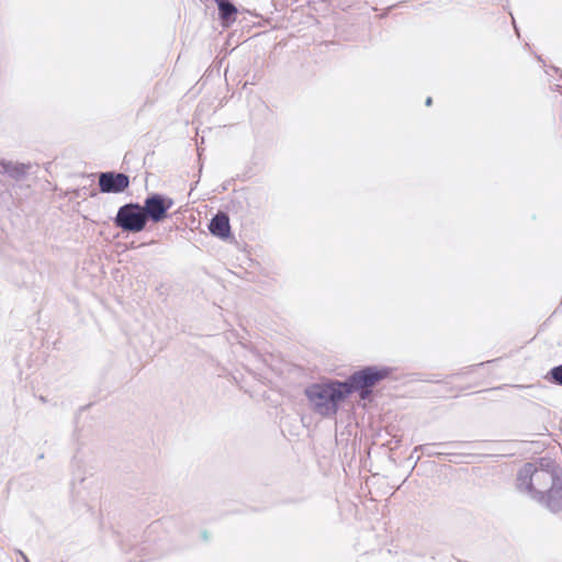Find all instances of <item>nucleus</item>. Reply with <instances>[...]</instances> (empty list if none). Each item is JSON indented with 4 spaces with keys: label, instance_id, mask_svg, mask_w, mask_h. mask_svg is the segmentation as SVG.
Listing matches in <instances>:
<instances>
[{
    "label": "nucleus",
    "instance_id": "1",
    "mask_svg": "<svg viewBox=\"0 0 562 562\" xmlns=\"http://www.w3.org/2000/svg\"><path fill=\"white\" fill-rule=\"evenodd\" d=\"M562 469L551 459L539 464L526 463L519 469L516 488L552 514L562 512Z\"/></svg>",
    "mask_w": 562,
    "mask_h": 562
},
{
    "label": "nucleus",
    "instance_id": "2",
    "mask_svg": "<svg viewBox=\"0 0 562 562\" xmlns=\"http://www.w3.org/2000/svg\"><path fill=\"white\" fill-rule=\"evenodd\" d=\"M340 380L329 379L325 382L312 383L304 390L310 406L314 413L324 418L335 417L339 411L340 403L346 400Z\"/></svg>",
    "mask_w": 562,
    "mask_h": 562
},
{
    "label": "nucleus",
    "instance_id": "3",
    "mask_svg": "<svg viewBox=\"0 0 562 562\" xmlns=\"http://www.w3.org/2000/svg\"><path fill=\"white\" fill-rule=\"evenodd\" d=\"M393 372L390 367L367 366L351 373L346 380L340 381L346 398L352 393H358L363 401L371 400L373 387L387 379Z\"/></svg>",
    "mask_w": 562,
    "mask_h": 562
},
{
    "label": "nucleus",
    "instance_id": "4",
    "mask_svg": "<svg viewBox=\"0 0 562 562\" xmlns=\"http://www.w3.org/2000/svg\"><path fill=\"white\" fill-rule=\"evenodd\" d=\"M113 222L117 228L126 233H139L147 225L143 207L136 202L120 206Z\"/></svg>",
    "mask_w": 562,
    "mask_h": 562
},
{
    "label": "nucleus",
    "instance_id": "5",
    "mask_svg": "<svg viewBox=\"0 0 562 562\" xmlns=\"http://www.w3.org/2000/svg\"><path fill=\"white\" fill-rule=\"evenodd\" d=\"M172 205L171 198L161 193H150L145 198L142 207L147 222L159 223L168 216V211Z\"/></svg>",
    "mask_w": 562,
    "mask_h": 562
},
{
    "label": "nucleus",
    "instance_id": "6",
    "mask_svg": "<svg viewBox=\"0 0 562 562\" xmlns=\"http://www.w3.org/2000/svg\"><path fill=\"white\" fill-rule=\"evenodd\" d=\"M98 186L102 193H122L130 187V177L116 171L100 172Z\"/></svg>",
    "mask_w": 562,
    "mask_h": 562
},
{
    "label": "nucleus",
    "instance_id": "7",
    "mask_svg": "<svg viewBox=\"0 0 562 562\" xmlns=\"http://www.w3.org/2000/svg\"><path fill=\"white\" fill-rule=\"evenodd\" d=\"M210 233L221 239H226L231 236L229 216L225 212H217L209 224Z\"/></svg>",
    "mask_w": 562,
    "mask_h": 562
},
{
    "label": "nucleus",
    "instance_id": "8",
    "mask_svg": "<svg viewBox=\"0 0 562 562\" xmlns=\"http://www.w3.org/2000/svg\"><path fill=\"white\" fill-rule=\"evenodd\" d=\"M1 173L7 175L15 181L23 180L29 173L32 165L30 162H13L11 160L0 159Z\"/></svg>",
    "mask_w": 562,
    "mask_h": 562
},
{
    "label": "nucleus",
    "instance_id": "9",
    "mask_svg": "<svg viewBox=\"0 0 562 562\" xmlns=\"http://www.w3.org/2000/svg\"><path fill=\"white\" fill-rule=\"evenodd\" d=\"M218 5L220 18L224 26H229L235 20L237 14L236 7L226 0H215Z\"/></svg>",
    "mask_w": 562,
    "mask_h": 562
},
{
    "label": "nucleus",
    "instance_id": "10",
    "mask_svg": "<svg viewBox=\"0 0 562 562\" xmlns=\"http://www.w3.org/2000/svg\"><path fill=\"white\" fill-rule=\"evenodd\" d=\"M451 445H452L451 442H437V443L419 445V446L415 447L414 452L420 451L422 453H425L428 457L447 456V454H449L448 452H434L431 450V447H435V446L436 447H448V446H451Z\"/></svg>",
    "mask_w": 562,
    "mask_h": 562
},
{
    "label": "nucleus",
    "instance_id": "11",
    "mask_svg": "<svg viewBox=\"0 0 562 562\" xmlns=\"http://www.w3.org/2000/svg\"><path fill=\"white\" fill-rule=\"evenodd\" d=\"M514 389L520 390L525 393L524 397H537L536 392L541 390L540 384H530V385H524V384H514L510 385Z\"/></svg>",
    "mask_w": 562,
    "mask_h": 562
},
{
    "label": "nucleus",
    "instance_id": "12",
    "mask_svg": "<svg viewBox=\"0 0 562 562\" xmlns=\"http://www.w3.org/2000/svg\"><path fill=\"white\" fill-rule=\"evenodd\" d=\"M550 382L562 386V364L553 367L546 376Z\"/></svg>",
    "mask_w": 562,
    "mask_h": 562
},
{
    "label": "nucleus",
    "instance_id": "13",
    "mask_svg": "<svg viewBox=\"0 0 562 562\" xmlns=\"http://www.w3.org/2000/svg\"><path fill=\"white\" fill-rule=\"evenodd\" d=\"M74 194H75L76 198H80L81 196V189L75 190Z\"/></svg>",
    "mask_w": 562,
    "mask_h": 562
},
{
    "label": "nucleus",
    "instance_id": "14",
    "mask_svg": "<svg viewBox=\"0 0 562 562\" xmlns=\"http://www.w3.org/2000/svg\"><path fill=\"white\" fill-rule=\"evenodd\" d=\"M196 151H198L199 159H201L202 148L196 146Z\"/></svg>",
    "mask_w": 562,
    "mask_h": 562
},
{
    "label": "nucleus",
    "instance_id": "15",
    "mask_svg": "<svg viewBox=\"0 0 562 562\" xmlns=\"http://www.w3.org/2000/svg\"><path fill=\"white\" fill-rule=\"evenodd\" d=\"M19 553L21 554V557L23 558V560H24L25 562H30V561H29V559H27V557H26L22 551H19Z\"/></svg>",
    "mask_w": 562,
    "mask_h": 562
},
{
    "label": "nucleus",
    "instance_id": "16",
    "mask_svg": "<svg viewBox=\"0 0 562 562\" xmlns=\"http://www.w3.org/2000/svg\"><path fill=\"white\" fill-rule=\"evenodd\" d=\"M431 102H432L431 98H427V100H426V104H427V105H430V104H431Z\"/></svg>",
    "mask_w": 562,
    "mask_h": 562
},
{
    "label": "nucleus",
    "instance_id": "17",
    "mask_svg": "<svg viewBox=\"0 0 562 562\" xmlns=\"http://www.w3.org/2000/svg\"><path fill=\"white\" fill-rule=\"evenodd\" d=\"M97 195V192L92 191L90 192V196H95Z\"/></svg>",
    "mask_w": 562,
    "mask_h": 562
},
{
    "label": "nucleus",
    "instance_id": "18",
    "mask_svg": "<svg viewBox=\"0 0 562 562\" xmlns=\"http://www.w3.org/2000/svg\"><path fill=\"white\" fill-rule=\"evenodd\" d=\"M37 458L38 459H44V453H41Z\"/></svg>",
    "mask_w": 562,
    "mask_h": 562
},
{
    "label": "nucleus",
    "instance_id": "19",
    "mask_svg": "<svg viewBox=\"0 0 562 562\" xmlns=\"http://www.w3.org/2000/svg\"><path fill=\"white\" fill-rule=\"evenodd\" d=\"M507 385H502V386H498L497 389L498 390H502L503 387H506Z\"/></svg>",
    "mask_w": 562,
    "mask_h": 562
}]
</instances>
